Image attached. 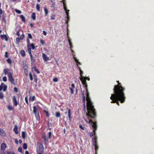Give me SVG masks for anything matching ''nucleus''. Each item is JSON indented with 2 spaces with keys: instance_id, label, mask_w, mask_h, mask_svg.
<instances>
[{
  "instance_id": "5701e85b",
  "label": "nucleus",
  "mask_w": 154,
  "mask_h": 154,
  "mask_svg": "<svg viewBox=\"0 0 154 154\" xmlns=\"http://www.w3.org/2000/svg\"><path fill=\"white\" fill-rule=\"evenodd\" d=\"M23 66L24 68H26L28 67V66L26 63V62L23 60Z\"/></svg>"
},
{
  "instance_id": "e2e57ef3",
  "label": "nucleus",
  "mask_w": 154,
  "mask_h": 154,
  "mask_svg": "<svg viewBox=\"0 0 154 154\" xmlns=\"http://www.w3.org/2000/svg\"><path fill=\"white\" fill-rule=\"evenodd\" d=\"M15 11L17 14H20L21 12L20 10H15Z\"/></svg>"
},
{
  "instance_id": "f257e3e1",
  "label": "nucleus",
  "mask_w": 154,
  "mask_h": 154,
  "mask_svg": "<svg viewBox=\"0 0 154 154\" xmlns=\"http://www.w3.org/2000/svg\"><path fill=\"white\" fill-rule=\"evenodd\" d=\"M117 82L118 84L114 86L113 90L114 94H111L110 98L112 100L111 103H116L119 106L120 104L119 101L121 103H123L125 101L126 97L124 93L125 88L122 86L119 81Z\"/></svg>"
},
{
  "instance_id": "5fc2aeb1",
  "label": "nucleus",
  "mask_w": 154,
  "mask_h": 154,
  "mask_svg": "<svg viewBox=\"0 0 154 154\" xmlns=\"http://www.w3.org/2000/svg\"><path fill=\"white\" fill-rule=\"evenodd\" d=\"M3 81L5 82H6L7 81V78L6 76H4L2 78Z\"/></svg>"
},
{
  "instance_id": "9b49d317",
  "label": "nucleus",
  "mask_w": 154,
  "mask_h": 154,
  "mask_svg": "<svg viewBox=\"0 0 154 154\" xmlns=\"http://www.w3.org/2000/svg\"><path fill=\"white\" fill-rule=\"evenodd\" d=\"M32 39V36L31 34L30 33H28V34L27 38V43L30 44V41L29 39Z\"/></svg>"
},
{
  "instance_id": "4d7b16f0",
  "label": "nucleus",
  "mask_w": 154,
  "mask_h": 154,
  "mask_svg": "<svg viewBox=\"0 0 154 154\" xmlns=\"http://www.w3.org/2000/svg\"><path fill=\"white\" fill-rule=\"evenodd\" d=\"M18 150L19 152H22V148L21 147H19L18 148Z\"/></svg>"
},
{
  "instance_id": "1a4fd4ad",
  "label": "nucleus",
  "mask_w": 154,
  "mask_h": 154,
  "mask_svg": "<svg viewBox=\"0 0 154 154\" xmlns=\"http://www.w3.org/2000/svg\"><path fill=\"white\" fill-rule=\"evenodd\" d=\"M7 88V86L5 85L4 83L3 82L0 85V91H1L3 89V91H5L6 90Z\"/></svg>"
},
{
  "instance_id": "338daca9",
  "label": "nucleus",
  "mask_w": 154,
  "mask_h": 154,
  "mask_svg": "<svg viewBox=\"0 0 154 154\" xmlns=\"http://www.w3.org/2000/svg\"><path fill=\"white\" fill-rule=\"evenodd\" d=\"M8 52L7 51L5 53V57L7 58L8 57Z\"/></svg>"
},
{
  "instance_id": "412c9836",
  "label": "nucleus",
  "mask_w": 154,
  "mask_h": 154,
  "mask_svg": "<svg viewBox=\"0 0 154 154\" xmlns=\"http://www.w3.org/2000/svg\"><path fill=\"white\" fill-rule=\"evenodd\" d=\"M42 57L45 61H47L49 60V58L44 54H42Z\"/></svg>"
},
{
  "instance_id": "de8ad7c7",
  "label": "nucleus",
  "mask_w": 154,
  "mask_h": 154,
  "mask_svg": "<svg viewBox=\"0 0 154 154\" xmlns=\"http://www.w3.org/2000/svg\"><path fill=\"white\" fill-rule=\"evenodd\" d=\"M43 138L44 140L45 141V143H46V141H48V140H47L46 137L45 135L43 136Z\"/></svg>"
},
{
  "instance_id": "6e6d98bb",
  "label": "nucleus",
  "mask_w": 154,
  "mask_h": 154,
  "mask_svg": "<svg viewBox=\"0 0 154 154\" xmlns=\"http://www.w3.org/2000/svg\"><path fill=\"white\" fill-rule=\"evenodd\" d=\"M40 43H41L42 44V45H44L45 44V43L44 41L43 40H40Z\"/></svg>"
},
{
  "instance_id": "7c9ffc66",
  "label": "nucleus",
  "mask_w": 154,
  "mask_h": 154,
  "mask_svg": "<svg viewBox=\"0 0 154 154\" xmlns=\"http://www.w3.org/2000/svg\"><path fill=\"white\" fill-rule=\"evenodd\" d=\"M35 97L34 96H33L32 97H30L29 98V100L30 101H33L35 100Z\"/></svg>"
},
{
  "instance_id": "6ab92c4d",
  "label": "nucleus",
  "mask_w": 154,
  "mask_h": 154,
  "mask_svg": "<svg viewBox=\"0 0 154 154\" xmlns=\"http://www.w3.org/2000/svg\"><path fill=\"white\" fill-rule=\"evenodd\" d=\"M82 102L83 103V105L85 104V97L84 96V91H82Z\"/></svg>"
},
{
  "instance_id": "c9c22d12",
  "label": "nucleus",
  "mask_w": 154,
  "mask_h": 154,
  "mask_svg": "<svg viewBox=\"0 0 154 154\" xmlns=\"http://www.w3.org/2000/svg\"><path fill=\"white\" fill-rule=\"evenodd\" d=\"M16 43L18 45L20 42V40H21L19 38H16Z\"/></svg>"
},
{
  "instance_id": "8fccbe9b",
  "label": "nucleus",
  "mask_w": 154,
  "mask_h": 154,
  "mask_svg": "<svg viewBox=\"0 0 154 154\" xmlns=\"http://www.w3.org/2000/svg\"><path fill=\"white\" fill-rule=\"evenodd\" d=\"M24 35L23 33L22 35H21L20 37L19 38H20V39L21 40H22L24 38Z\"/></svg>"
},
{
  "instance_id": "cd10ccee",
  "label": "nucleus",
  "mask_w": 154,
  "mask_h": 154,
  "mask_svg": "<svg viewBox=\"0 0 154 154\" xmlns=\"http://www.w3.org/2000/svg\"><path fill=\"white\" fill-rule=\"evenodd\" d=\"M20 17L23 22H25L26 19L25 17L23 15H20Z\"/></svg>"
},
{
  "instance_id": "774afa93",
  "label": "nucleus",
  "mask_w": 154,
  "mask_h": 154,
  "mask_svg": "<svg viewBox=\"0 0 154 154\" xmlns=\"http://www.w3.org/2000/svg\"><path fill=\"white\" fill-rule=\"evenodd\" d=\"M16 35L19 37L20 36L19 31H17L16 32Z\"/></svg>"
},
{
  "instance_id": "69168bd1",
  "label": "nucleus",
  "mask_w": 154,
  "mask_h": 154,
  "mask_svg": "<svg viewBox=\"0 0 154 154\" xmlns=\"http://www.w3.org/2000/svg\"><path fill=\"white\" fill-rule=\"evenodd\" d=\"M51 132H49L48 133V137L49 138H51Z\"/></svg>"
},
{
  "instance_id": "58836bf2",
  "label": "nucleus",
  "mask_w": 154,
  "mask_h": 154,
  "mask_svg": "<svg viewBox=\"0 0 154 154\" xmlns=\"http://www.w3.org/2000/svg\"><path fill=\"white\" fill-rule=\"evenodd\" d=\"M27 144L26 143H24L23 145V148L24 149H27Z\"/></svg>"
},
{
  "instance_id": "a18cd8bd",
  "label": "nucleus",
  "mask_w": 154,
  "mask_h": 154,
  "mask_svg": "<svg viewBox=\"0 0 154 154\" xmlns=\"http://www.w3.org/2000/svg\"><path fill=\"white\" fill-rule=\"evenodd\" d=\"M44 112L45 113L46 117H49V115L48 112L46 110H44Z\"/></svg>"
},
{
  "instance_id": "393cba45",
  "label": "nucleus",
  "mask_w": 154,
  "mask_h": 154,
  "mask_svg": "<svg viewBox=\"0 0 154 154\" xmlns=\"http://www.w3.org/2000/svg\"><path fill=\"white\" fill-rule=\"evenodd\" d=\"M29 56L30 57L32 64H34L35 61V59L33 57V56L32 55H30Z\"/></svg>"
},
{
  "instance_id": "e433bc0d",
  "label": "nucleus",
  "mask_w": 154,
  "mask_h": 154,
  "mask_svg": "<svg viewBox=\"0 0 154 154\" xmlns=\"http://www.w3.org/2000/svg\"><path fill=\"white\" fill-rule=\"evenodd\" d=\"M5 154H15V153L12 152L7 151L6 152Z\"/></svg>"
},
{
  "instance_id": "f704fd0d",
  "label": "nucleus",
  "mask_w": 154,
  "mask_h": 154,
  "mask_svg": "<svg viewBox=\"0 0 154 154\" xmlns=\"http://www.w3.org/2000/svg\"><path fill=\"white\" fill-rule=\"evenodd\" d=\"M33 69L37 73L39 74L40 73V71L38 70V69L36 68V67L35 66L33 67Z\"/></svg>"
},
{
  "instance_id": "864d4df0",
  "label": "nucleus",
  "mask_w": 154,
  "mask_h": 154,
  "mask_svg": "<svg viewBox=\"0 0 154 154\" xmlns=\"http://www.w3.org/2000/svg\"><path fill=\"white\" fill-rule=\"evenodd\" d=\"M53 81L54 82H57L58 81V79L57 78L55 77L53 79Z\"/></svg>"
},
{
  "instance_id": "a211bd4d",
  "label": "nucleus",
  "mask_w": 154,
  "mask_h": 154,
  "mask_svg": "<svg viewBox=\"0 0 154 154\" xmlns=\"http://www.w3.org/2000/svg\"><path fill=\"white\" fill-rule=\"evenodd\" d=\"M1 37L2 39H5V41H8V38H7V36L6 35H1Z\"/></svg>"
},
{
  "instance_id": "ddd939ff",
  "label": "nucleus",
  "mask_w": 154,
  "mask_h": 154,
  "mask_svg": "<svg viewBox=\"0 0 154 154\" xmlns=\"http://www.w3.org/2000/svg\"><path fill=\"white\" fill-rule=\"evenodd\" d=\"M28 51L29 55H32L31 52V48L30 47V44L27 43Z\"/></svg>"
},
{
  "instance_id": "680f3d73",
  "label": "nucleus",
  "mask_w": 154,
  "mask_h": 154,
  "mask_svg": "<svg viewBox=\"0 0 154 154\" xmlns=\"http://www.w3.org/2000/svg\"><path fill=\"white\" fill-rule=\"evenodd\" d=\"M36 7L37 10H39L40 6L39 4H37L36 5Z\"/></svg>"
},
{
  "instance_id": "09e8293b",
  "label": "nucleus",
  "mask_w": 154,
  "mask_h": 154,
  "mask_svg": "<svg viewBox=\"0 0 154 154\" xmlns=\"http://www.w3.org/2000/svg\"><path fill=\"white\" fill-rule=\"evenodd\" d=\"M55 15L54 14H52L51 16V19L54 20L55 19Z\"/></svg>"
},
{
  "instance_id": "473e14b6",
  "label": "nucleus",
  "mask_w": 154,
  "mask_h": 154,
  "mask_svg": "<svg viewBox=\"0 0 154 154\" xmlns=\"http://www.w3.org/2000/svg\"><path fill=\"white\" fill-rule=\"evenodd\" d=\"M78 68L80 72V75L81 76L80 77H82V76L84 77L82 75L83 74V72L82 71V70L81 69V68L80 67H78Z\"/></svg>"
},
{
  "instance_id": "72a5a7b5",
  "label": "nucleus",
  "mask_w": 154,
  "mask_h": 154,
  "mask_svg": "<svg viewBox=\"0 0 154 154\" xmlns=\"http://www.w3.org/2000/svg\"><path fill=\"white\" fill-rule=\"evenodd\" d=\"M35 115V116L36 119L38 120H39L40 119L39 113H37L36 114H34Z\"/></svg>"
},
{
  "instance_id": "603ef678",
  "label": "nucleus",
  "mask_w": 154,
  "mask_h": 154,
  "mask_svg": "<svg viewBox=\"0 0 154 154\" xmlns=\"http://www.w3.org/2000/svg\"><path fill=\"white\" fill-rule=\"evenodd\" d=\"M25 102L28 105H29V103L28 102V98L27 97H25Z\"/></svg>"
},
{
  "instance_id": "2eb2a0df",
  "label": "nucleus",
  "mask_w": 154,
  "mask_h": 154,
  "mask_svg": "<svg viewBox=\"0 0 154 154\" xmlns=\"http://www.w3.org/2000/svg\"><path fill=\"white\" fill-rule=\"evenodd\" d=\"M18 128L17 125H15L13 129V131L16 134H18Z\"/></svg>"
},
{
  "instance_id": "dca6fc26",
  "label": "nucleus",
  "mask_w": 154,
  "mask_h": 154,
  "mask_svg": "<svg viewBox=\"0 0 154 154\" xmlns=\"http://www.w3.org/2000/svg\"><path fill=\"white\" fill-rule=\"evenodd\" d=\"M6 147V145L4 143H3L1 145V149L3 150H4Z\"/></svg>"
},
{
  "instance_id": "39448f33",
  "label": "nucleus",
  "mask_w": 154,
  "mask_h": 154,
  "mask_svg": "<svg viewBox=\"0 0 154 154\" xmlns=\"http://www.w3.org/2000/svg\"><path fill=\"white\" fill-rule=\"evenodd\" d=\"M44 146L42 143H40L39 146L38 148L36 149L37 153L38 152L43 153L44 152Z\"/></svg>"
},
{
  "instance_id": "423d86ee",
  "label": "nucleus",
  "mask_w": 154,
  "mask_h": 154,
  "mask_svg": "<svg viewBox=\"0 0 154 154\" xmlns=\"http://www.w3.org/2000/svg\"><path fill=\"white\" fill-rule=\"evenodd\" d=\"M80 79L82 82V84L84 85V87H85V88H88V85L86 82V79L84 77H80Z\"/></svg>"
},
{
  "instance_id": "9d476101",
  "label": "nucleus",
  "mask_w": 154,
  "mask_h": 154,
  "mask_svg": "<svg viewBox=\"0 0 154 154\" xmlns=\"http://www.w3.org/2000/svg\"><path fill=\"white\" fill-rule=\"evenodd\" d=\"M12 101L14 105L15 106H17L18 104L17 103V100L16 98V96H13L12 97Z\"/></svg>"
},
{
  "instance_id": "f8f14e48",
  "label": "nucleus",
  "mask_w": 154,
  "mask_h": 154,
  "mask_svg": "<svg viewBox=\"0 0 154 154\" xmlns=\"http://www.w3.org/2000/svg\"><path fill=\"white\" fill-rule=\"evenodd\" d=\"M75 85L72 83L71 84V87H69V89L71 94H73L74 93L73 89L75 88Z\"/></svg>"
},
{
  "instance_id": "7ed1b4c3",
  "label": "nucleus",
  "mask_w": 154,
  "mask_h": 154,
  "mask_svg": "<svg viewBox=\"0 0 154 154\" xmlns=\"http://www.w3.org/2000/svg\"><path fill=\"white\" fill-rule=\"evenodd\" d=\"M89 134L91 137L94 136V137L92 138V141L93 142L92 144L95 147V154H97V150L98 149L99 147L98 146V143L97 140V137L96 135V131H95V133L94 132H93L90 133Z\"/></svg>"
},
{
  "instance_id": "ea45409f",
  "label": "nucleus",
  "mask_w": 154,
  "mask_h": 154,
  "mask_svg": "<svg viewBox=\"0 0 154 154\" xmlns=\"http://www.w3.org/2000/svg\"><path fill=\"white\" fill-rule=\"evenodd\" d=\"M30 48L31 47L32 48V49L34 50L35 48V45L33 44L32 43L30 44Z\"/></svg>"
},
{
  "instance_id": "6e6552de",
  "label": "nucleus",
  "mask_w": 154,
  "mask_h": 154,
  "mask_svg": "<svg viewBox=\"0 0 154 154\" xmlns=\"http://www.w3.org/2000/svg\"><path fill=\"white\" fill-rule=\"evenodd\" d=\"M66 15V17H65L66 19L65 20V23L68 25V21L69 20V10H65Z\"/></svg>"
},
{
  "instance_id": "13d9d810",
  "label": "nucleus",
  "mask_w": 154,
  "mask_h": 154,
  "mask_svg": "<svg viewBox=\"0 0 154 154\" xmlns=\"http://www.w3.org/2000/svg\"><path fill=\"white\" fill-rule=\"evenodd\" d=\"M73 57L74 60H75V62L76 63H78L79 62V60L78 59H77L76 58H75L74 57Z\"/></svg>"
},
{
  "instance_id": "c756f323",
  "label": "nucleus",
  "mask_w": 154,
  "mask_h": 154,
  "mask_svg": "<svg viewBox=\"0 0 154 154\" xmlns=\"http://www.w3.org/2000/svg\"><path fill=\"white\" fill-rule=\"evenodd\" d=\"M24 71L25 75L27 76L28 74V67L26 68H24Z\"/></svg>"
},
{
  "instance_id": "052dcab7",
  "label": "nucleus",
  "mask_w": 154,
  "mask_h": 154,
  "mask_svg": "<svg viewBox=\"0 0 154 154\" xmlns=\"http://www.w3.org/2000/svg\"><path fill=\"white\" fill-rule=\"evenodd\" d=\"M79 127L80 128H81V129L82 130H84V127L82 125H80Z\"/></svg>"
},
{
  "instance_id": "f3484780",
  "label": "nucleus",
  "mask_w": 154,
  "mask_h": 154,
  "mask_svg": "<svg viewBox=\"0 0 154 154\" xmlns=\"http://www.w3.org/2000/svg\"><path fill=\"white\" fill-rule=\"evenodd\" d=\"M33 108V112L34 114H36V113L38 112V109L37 107H36L35 106H34Z\"/></svg>"
},
{
  "instance_id": "f03ea898",
  "label": "nucleus",
  "mask_w": 154,
  "mask_h": 154,
  "mask_svg": "<svg viewBox=\"0 0 154 154\" xmlns=\"http://www.w3.org/2000/svg\"><path fill=\"white\" fill-rule=\"evenodd\" d=\"M86 92L87 109L88 111L87 115L94 118L96 116L95 109L93 105V103L91 101L89 97V94L88 91V88H85Z\"/></svg>"
},
{
  "instance_id": "4468645a",
  "label": "nucleus",
  "mask_w": 154,
  "mask_h": 154,
  "mask_svg": "<svg viewBox=\"0 0 154 154\" xmlns=\"http://www.w3.org/2000/svg\"><path fill=\"white\" fill-rule=\"evenodd\" d=\"M68 32H67V37H68V42H69V46H70V49H71L73 47L72 46V43H71V42L70 41V38H69V37L68 36Z\"/></svg>"
},
{
  "instance_id": "aec40b11",
  "label": "nucleus",
  "mask_w": 154,
  "mask_h": 154,
  "mask_svg": "<svg viewBox=\"0 0 154 154\" xmlns=\"http://www.w3.org/2000/svg\"><path fill=\"white\" fill-rule=\"evenodd\" d=\"M0 135L2 136H5V134L4 131L2 129L0 128Z\"/></svg>"
},
{
  "instance_id": "20e7f679",
  "label": "nucleus",
  "mask_w": 154,
  "mask_h": 154,
  "mask_svg": "<svg viewBox=\"0 0 154 154\" xmlns=\"http://www.w3.org/2000/svg\"><path fill=\"white\" fill-rule=\"evenodd\" d=\"M95 112H96V116L94 117V118H92L91 117V116H89L87 115L88 114V112L86 114V116L88 117V120L86 119L85 118H84L86 122L87 123H91L93 124V125H92V127L94 129L93 130V132L95 133V131H96L97 128V123L96 122H94L91 119H94L96 118V116H97V114H96V112L95 111Z\"/></svg>"
},
{
  "instance_id": "c85d7f7f",
  "label": "nucleus",
  "mask_w": 154,
  "mask_h": 154,
  "mask_svg": "<svg viewBox=\"0 0 154 154\" xmlns=\"http://www.w3.org/2000/svg\"><path fill=\"white\" fill-rule=\"evenodd\" d=\"M31 17L33 20H35L36 19L35 14V13H33L31 15Z\"/></svg>"
},
{
  "instance_id": "79ce46f5",
  "label": "nucleus",
  "mask_w": 154,
  "mask_h": 154,
  "mask_svg": "<svg viewBox=\"0 0 154 154\" xmlns=\"http://www.w3.org/2000/svg\"><path fill=\"white\" fill-rule=\"evenodd\" d=\"M10 81L11 84H12L14 85H15V84L14 82L15 81L14 78L11 80Z\"/></svg>"
},
{
  "instance_id": "b1692460",
  "label": "nucleus",
  "mask_w": 154,
  "mask_h": 154,
  "mask_svg": "<svg viewBox=\"0 0 154 154\" xmlns=\"http://www.w3.org/2000/svg\"><path fill=\"white\" fill-rule=\"evenodd\" d=\"M67 115H68V117L69 118V121H70L71 119V110L70 109H69L68 110Z\"/></svg>"
},
{
  "instance_id": "3c124183",
  "label": "nucleus",
  "mask_w": 154,
  "mask_h": 154,
  "mask_svg": "<svg viewBox=\"0 0 154 154\" xmlns=\"http://www.w3.org/2000/svg\"><path fill=\"white\" fill-rule=\"evenodd\" d=\"M8 72V69H5L4 70V73L5 74H6Z\"/></svg>"
},
{
  "instance_id": "37998d69",
  "label": "nucleus",
  "mask_w": 154,
  "mask_h": 154,
  "mask_svg": "<svg viewBox=\"0 0 154 154\" xmlns=\"http://www.w3.org/2000/svg\"><path fill=\"white\" fill-rule=\"evenodd\" d=\"M10 81L11 84H12L14 85H15V84L14 82L15 81L14 78L11 80Z\"/></svg>"
},
{
  "instance_id": "0eeeda50",
  "label": "nucleus",
  "mask_w": 154,
  "mask_h": 154,
  "mask_svg": "<svg viewBox=\"0 0 154 154\" xmlns=\"http://www.w3.org/2000/svg\"><path fill=\"white\" fill-rule=\"evenodd\" d=\"M29 75L30 79V80L32 81L33 80V78L34 80V81H35V82L36 84L37 83V81L38 80L37 75L35 74H33V76H32L31 73H29Z\"/></svg>"
},
{
  "instance_id": "bb28decb",
  "label": "nucleus",
  "mask_w": 154,
  "mask_h": 154,
  "mask_svg": "<svg viewBox=\"0 0 154 154\" xmlns=\"http://www.w3.org/2000/svg\"><path fill=\"white\" fill-rule=\"evenodd\" d=\"M8 79L9 81L13 78L12 77V74L10 73H8Z\"/></svg>"
},
{
  "instance_id": "c03bdc74",
  "label": "nucleus",
  "mask_w": 154,
  "mask_h": 154,
  "mask_svg": "<svg viewBox=\"0 0 154 154\" xmlns=\"http://www.w3.org/2000/svg\"><path fill=\"white\" fill-rule=\"evenodd\" d=\"M4 97V95L2 92H0V99H2Z\"/></svg>"
},
{
  "instance_id": "4be33fe9",
  "label": "nucleus",
  "mask_w": 154,
  "mask_h": 154,
  "mask_svg": "<svg viewBox=\"0 0 154 154\" xmlns=\"http://www.w3.org/2000/svg\"><path fill=\"white\" fill-rule=\"evenodd\" d=\"M26 136V133L25 131H23L22 133V137L23 139H25Z\"/></svg>"
},
{
  "instance_id": "a878e982",
  "label": "nucleus",
  "mask_w": 154,
  "mask_h": 154,
  "mask_svg": "<svg viewBox=\"0 0 154 154\" xmlns=\"http://www.w3.org/2000/svg\"><path fill=\"white\" fill-rule=\"evenodd\" d=\"M20 54L22 57H24L25 55V53L24 50H22L20 52Z\"/></svg>"
},
{
  "instance_id": "2f4dec72",
  "label": "nucleus",
  "mask_w": 154,
  "mask_h": 154,
  "mask_svg": "<svg viewBox=\"0 0 154 154\" xmlns=\"http://www.w3.org/2000/svg\"><path fill=\"white\" fill-rule=\"evenodd\" d=\"M63 8L64 9V10H67V9L66 5L65 4V0H63Z\"/></svg>"
},
{
  "instance_id": "4c0bfd02",
  "label": "nucleus",
  "mask_w": 154,
  "mask_h": 154,
  "mask_svg": "<svg viewBox=\"0 0 154 154\" xmlns=\"http://www.w3.org/2000/svg\"><path fill=\"white\" fill-rule=\"evenodd\" d=\"M8 109L9 110H11L13 109L14 107H13L11 106L8 105L7 106Z\"/></svg>"
},
{
  "instance_id": "a19ab883",
  "label": "nucleus",
  "mask_w": 154,
  "mask_h": 154,
  "mask_svg": "<svg viewBox=\"0 0 154 154\" xmlns=\"http://www.w3.org/2000/svg\"><path fill=\"white\" fill-rule=\"evenodd\" d=\"M55 115L56 117H59L60 116V113L59 112H56Z\"/></svg>"
},
{
  "instance_id": "49530a36",
  "label": "nucleus",
  "mask_w": 154,
  "mask_h": 154,
  "mask_svg": "<svg viewBox=\"0 0 154 154\" xmlns=\"http://www.w3.org/2000/svg\"><path fill=\"white\" fill-rule=\"evenodd\" d=\"M7 63L9 64H11L12 63V61L11 60L10 58L8 59L7 60Z\"/></svg>"
},
{
  "instance_id": "bf43d9fd",
  "label": "nucleus",
  "mask_w": 154,
  "mask_h": 154,
  "mask_svg": "<svg viewBox=\"0 0 154 154\" xmlns=\"http://www.w3.org/2000/svg\"><path fill=\"white\" fill-rule=\"evenodd\" d=\"M73 57L74 60H75V62L76 63H78L79 62V60L78 59H77L76 58H75L74 57Z\"/></svg>"
},
{
  "instance_id": "0e129e2a",
  "label": "nucleus",
  "mask_w": 154,
  "mask_h": 154,
  "mask_svg": "<svg viewBox=\"0 0 154 154\" xmlns=\"http://www.w3.org/2000/svg\"><path fill=\"white\" fill-rule=\"evenodd\" d=\"M14 91L15 92H17L18 90L17 89L16 87H14Z\"/></svg>"
}]
</instances>
